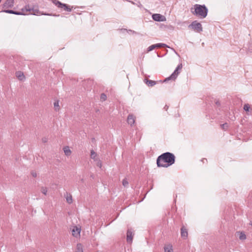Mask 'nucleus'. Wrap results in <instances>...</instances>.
<instances>
[{"instance_id": "0eeeda50", "label": "nucleus", "mask_w": 252, "mask_h": 252, "mask_svg": "<svg viewBox=\"0 0 252 252\" xmlns=\"http://www.w3.org/2000/svg\"><path fill=\"white\" fill-rule=\"evenodd\" d=\"M1 12H5L6 13H9V14H13L17 15H26V14L24 13L23 11L19 12L17 11H14L13 10H10V9H2L0 11Z\"/></svg>"}, {"instance_id": "4c0bfd02", "label": "nucleus", "mask_w": 252, "mask_h": 252, "mask_svg": "<svg viewBox=\"0 0 252 252\" xmlns=\"http://www.w3.org/2000/svg\"><path fill=\"white\" fill-rule=\"evenodd\" d=\"M171 49H172V50H173L175 52V50L173 48H171Z\"/></svg>"}, {"instance_id": "2f4dec72", "label": "nucleus", "mask_w": 252, "mask_h": 252, "mask_svg": "<svg viewBox=\"0 0 252 252\" xmlns=\"http://www.w3.org/2000/svg\"><path fill=\"white\" fill-rule=\"evenodd\" d=\"M31 174L32 175L33 177H36V173L35 172L32 171L31 172Z\"/></svg>"}, {"instance_id": "7ed1b4c3", "label": "nucleus", "mask_w": 252, "mask_h": 252, "mask_svg": "<svg viewBox=\"0 0 252 252\" xmlns=\"http://www.w3.org/2000/svg\"><path fill=\"white\" fill-rule=\"evenodd\" d=\"M22 11H23L24 13L25 11H29L31 14L34 15H44L53 16H59V15L42 13L39 11L37 7L35 6H31L29 4L25 5V7L22 9Z\"/></svg>"}, {"instance_id": "cd10ccee", "label": "nucleus", "mask_w": 252, "mask_h": 252, "mask_svg": "<svg viewBox=\"0 0 252 252\" xmlns=\"http://www.w3.org/2000/svg\"><path fill=\"white\" fill-rule=\"evenodd\" d=\"M41 191L44 194L46 195L47 192V189L46 188L42 187Z\"/></svg>"}, {"instance_id": "dca6fc26", "label": "nucleus", "mask_w": 252, "mask_h": 252, "mask_svg": "<svg viewBox=\"0 0 252 252\" xmlns=\"http://www.w3.org/2000/svg\"><path fill=\"white\" fill-rule=\"evenodd\" d=\"M146 83L149 87H153L156 84V82L151 80L145 79Z\"/></svg>"}, {"instance_id": "c85d7f7f", "label": "nucleus", "mask_w": 252, "mask_h": 252, "mask_svg": "<svg viewBox=\"0 0 252 252\" xmlns=\"http://www.w3.org/2000/svg\"><path fill=\"white\" fill-rule=\"evenodd\" d=\"M158 45L159 47H168L169 48L168 46H167L166 44L164 43H158Z\"/></svg>"}, {"instance_id": "c9c22d12", "label": "nucleus", "mask_w": 252, "mask_h": 252, "mask_svg": "<svg viewBox=\"0 0 252 252\" xmlns=\"http://www.w3.org/2000/svg\"><path fill=\"white\" fill-rule=\"evenodd\" d=\"M201 160L203 163H205V162H207V159L206 158H202Z\"/></svg>"}, {"instance_id": "2eb2a0df", "label": "nucleus", "mask_w": 252, "mask_h": 252, "mask_svg": "<svg viewBox=\"0 0 252 252\" xmlns=\"http://www.w3.org/2000/svg\"><path fill=\"white\" fill-rule=\"evenodd\" d=\"M164 252H173L172 246L168 245L164 247Z\"/></svg>"}, {"instance_id": "c756f323", "label": "nucleus", "mask_w": 252, "mask_h": 252, "mask_svg": "<svg viewBox=\"0 0 252 252\" xmlns=\"http://www.w3.org/2000/svg\"><path fill=\"white\" fill-rule=\"evenodd\" d=\"M182 66H183L182 64L180 63L178 65V66H177V67L176 68H177L179 70L180 69H181V68H182Z\"/></svg>"}, {"instance_id": "9b49d317", "label": "nucleus", "mask_w": 252, "mask_h": 252, "mask_svg": "<svg viewBox=\"0 0 252 252\" xmlns=\"http://www.w3.org/2000/svg\"><path fill=\"white\" fill-rule=\"evenodd\" d=\"M181 235L182 238H183L184 239H186L188 238V230L184 226H182L181 228Z\"/></svg>"}, {"instance_id": "bb28decb", "label": "nucleus", "mask_w": 252, "mask_h": 252, "mask_svg": "<svg viewBox=\"0 0 252 252\" xmlns=\"http://www.w3.org/2000/svg\"><path fill=\"white\" fill-rule=\"evenodd\" d=\"M122 184H123V185L125 187H126L128 186V182L127 180V179L126 178H125L124 179H123V182H122Z\"/></svg>"}, {"instance_id": "412c9836", "label": "nucleus", "mask_w": 252, "mask_h": 252, "mask_svg": "<svg viewBox=\"0 0 252 252\" xmlns=\"http://www.w3.org/2000/svg\"><path fill=\"white\" fill-rule=\"evenodd\" d=\"M54 105L56 111H58L60 109V106L58 100H57L54 102Z\"/></svg>"}, {"instance_id": "aec40b11", "label": "nucleus", "mask_w": 252, "mask_h": 252, "mask_svg": "<svg viewBox=\"0 0 252 252\" xmlns=\"http://www.w3.org/2000/svg\"><path fill=\"white\" fill-rule=\"evenodd\" d=\"M244 110L246 112H250V110H252V109H251L249 104H245L244 106Z\"/></svg>"}, {"instance_id": "f3484780", "label": "nucleus", "mask_w": 252, "mask_h": 252, "mask_svg": "<svg viewBox=\"0 0 252 252\" xmlns=\"http://www.w3.org/2000/svg\"><path fill=\"white\" fill-rule=\"evenodd\" d=\"M63 151H64V154L66 156H69L70 155L71 153V150L69 149V147L68 146H66V147H65L64 148H63Z\"/></svg>"}, {"instance_id": "7c9ffc66", "label": "nucleus", "mask_w": 252, "mask_h": 252, "mask_svg": "<svg viewBox=\"0 0 252 252\" xmlns=\"http://www.w3.org/2000/svg\"><path fill=\"white\" fill-rule=\"evenodd\" d=\"M48 141V139L46 137H44L42 139V141L43 143H46Z\"/></svg>"}, {"instance_id": "4468645a", "label": "nucleus", "mask_w": 252, "mask_h": 252, "mask_svg": "<svg viewBox=\"0 0 252 252\" xmlns=\"http://www.w3.org/2000/svg\"><path fill=\"white\" fill-rule=\"evenodd\" d=\"M16 76L20 81H23L25 79V76L24 73L21 71H17L16 72Z\"/></svg>"}, {"instance_id": "f704fd0d", "label": "nucleus", "mask_w": 252, "mask_h": 252, "mask_svg": "<svg viewBox=\"0 0 252 252\" xmlns=\"http://www.w3.org/2000/svg\"><path fill=\"white\" fill-rule=\"evenodd\" d=\"M169 108V106L167 104L165 105V106L163 108V109L165 111H167L168 109Z\"/></svg>"}, {"instance_id": "f257e3e1", "label": "nucleus", "mask_w": 252, "mask_h": 252, "mask_svg": "<svg viewBox=\"0 0 252 252\" xmlns=\"http://www.w3.org/2000/svg\"><path fill=\"white\" fill-rule=\"evenodd\" d=\"M175 162V156L170 152L162 154L157 159V164L158 167L167 168L173 164Z\"/></svg>"}, {"instance_id": "423d86ee", "label": "nucleus", "mask_w": 252, "mask_h": 252, "mask_svg": "<svg viewBox=\"0 0 252 252\" xmlns=\"http://www.w3.org/2000/svg\"><path fill=\"white\" fill-rule=\"evenodd\" d=\"M14 0H6L2 5V9H7L8 8H12L14 5Z\"/></svg>"}, {"instance_id": "393cba45", "label": "nucleus", "mask_w": 252, "mask_h": 252, "mask_svg": "<svg viewBox=\"0 0 252 252\" xmlns=\"http://www.w3.org/2000/svg\"><path fill=\"white\" fill-rule=\"evenodd\" d=\"M66 201L69 204H71L72 202V196L70 195L69 196H67L66 198Z\"/></svg>"}, {"instance_id": "6e6552de", "label": "nucleus", "mask_w": 252, "mask_h": 252, "mask_svg": "<svg viewBox=\"0 0 252 252\" xmlns=\"http://www.w3.org/2000/svg\"><path fill=\"white\" fill-rule=\"evenodd\" d=\"M152 18L154 20L157 22H162L165 20V17L160 14H153Z\"/></svg>"}, {"instance_id": "a878e982", "label": "nucleus", "mask_w": 252, "mask_h": 252, "mask_svg": "<svg viewBox=\"0 0 252 252\" xmlns=\"http://www.w3.org/2000/svg\"><path fill=\"white\" fill-rule=\"evenodd\" d=\"M228 124L225 123L222 125H220V127L222 129L225 130L228 128Z\"/></svg>"}, {"instance_id": "a211bd4d", "label": "nucleus", "mask_w": 252, "mask_h": 252, "mask_svg": "<svg viewBox=\"0 0 252 252\" xmlns=\"http://www.w3.org/2000/svg\"><path fill=\"white\" fill-rule=\"evenodd\" d=\"M156 48H159V46L158 45V43L156 44H153V45H152L150 46L147 48V51L148 52L151 51L153 50H154V49H155Z\"/></svg>"}, {"instance_id": "58836bf2", "label": "nucleus", "mask_w": 252, "mask_h": 252, "mask_svg": "<svg viewBox=\"0 0 252 252\" xmlns=\"http://www.w3.org/2000/svg\"><path fill=\"white\" fill-rule=\"evenodd\" d=\"M250 224H251V225H252V221H251V223H250Z\"/></svg>"}, {"instance_id": "473e14b6", "label": "nucleus", "mask_w": 252, "mask_h": 252, "mask_svg": "<svg viewBox=\"0 0 252 252\" xmlns=\"http://www.w3.org/2000/svg\"><path fill=\"white\" fill-rule=\"evenodd\" d=\"M215 103L216 105L218 107H220V103L219 100H216Z\"/></svg>"}, {"instance_id": "1a4fd4ad", "label": "nucleus", "mask_w": 252, "mask_h": 252, "mask_svg": "<svg viewBox=\"0 0 252 252\" xmlns=\"http://www.w3.org/2000/svg\"><path fill=\"white\" fill-rule=\"evenodd\" d=\"M179 73V72L178 71V70L176 68L174 71L171 74V75L169 77L165 78L163 82H166L169 80H175L177 78Z\"/></svg>"}, {"instance_id": "f8f14e48", "label": "nucleus", "mask_w": 252, "mask_h": 252, "mask_svg": "<svg viewBox=\"0 0 252 252\" xmlns=\"http://www.w3.org/2000/svg\"><path fill=\"white\" fill-rule=\"evenodd\" d=\"M80 228H78L77 226H75L74 227L72 230V235L75 237H77L80 235Z\"/></svg>"}, {"instance_id": "4be33fe9", "label": "nucleus", "mask_w": 252, "mask_h": 252, "mask_svg": "<svg viewBox=\"0 0 252 252\" xmlns=\"http://www.w3.org/2000/svg\"><path fill=\"white\" fill-rule=\"evenodd\" d=\"M100 98L101 101H104L106 100L107 96L104 93H102L100 94Z\"/></svg>"}, {"instance_id": "f03ea898", "label": "nucleus", "mask_w": 252, "mask_h": 252, "mask_svg": "<svg viewBox=\"0 0 252 252\" xmlns=\"http://www.w3.org/2000/svg\"><path fill=\"white\" fill-rule=\"evenodd\" d=\"M191 12L193 15L203 19L207 16L208 10L205 5L196 4L194 5V10L191 8Z\"/></svg>"}, {"instance_id": "b1692460", "label": "nucleus", "mask_w": 252, "mask_h": 252, "mask_svg": "<svg viewBox=\"0 0 252 252\" xmlns=\"http://www.w3.org/2000/svg\"><path fill=\"white\" fill-rule=\"evenodd\" d=\"M96 157V153L94 151L91 150V158L94 159Z\"/></svg>"}, {"instance_id": "39448f33", "label": "nucleus", "mask_w": 252, "mask_h": 252, "mask_svg": "<svg viewBox=\"0 0 252 252\" xmlns=\"http://www.w3.org/2000/svg\"><path fill=\"white\" fill-rule=\"evenodd\" d=\"M189 28H191L198 32H200L203 31L202 25L197 21H193L189 26Z\"/></svg>"}, {"instance_id": "72a5a7b5", "label": "nucleus", "mask_w": 252, "mask_h": 252, "mask_svg": "<svg viewBox=\"0 0 252 252\" xmlns=\"http://www.w3.org/2000/svg\"><path fill=\"white\" fill-rule=\"evenodd\" d=\"M97 166L101 168L102 166L101 162L99 160L97 163Z\"/></svg>"}, {"instance_id": "5701e85b", "label": "nucleus", "mask_w": 252, "mask_h": 252, "mask_svg": "<svg viewBox=\"0 0 252 252\" xmlns=\"http://www.w3.org/2000/svg\"><path fill=\"white\" fill-rule=\"evenodd\" d=\"M239 238L240 240H245L246 239V236L243 232H241L240 233V235L239 236Z\"/></svg>"}, {"instance_id": "6ab92c4d", "label": "nucleus", "mask_w": 252, "mask_h": 252, "mask_svg": "<svg viewBox=\"0 0 252 252\" xmlns=\"http://www.w3.org/2000/svg\"><path fill=\"white\" fill-rule=\"evenodd\" d=\"M75 252H83V247L81 244L77 245V250Z\"/></svg>"}, {"instance_id": "20e7f679", "label": "nucleus", "mask_w": 252, "mask_h": 252, "mask_svg": "<svg viewBox=\"0 0 252 252\" xmlns=\"http://www.w3.org/2000/svg\"><path fill=\"white\" fill-rule=\"evenodd\" d=\"M52 2L59 8L65 11L71 12L72 8L67 4L63 3L58 0H52Z\"/></svg>"}, {"instance_id": "9d476101", "label": "nucleus", "mask_w": 252, "mask_h": 252, "mask_svg": "<svg viewBox=\"0 0 252 252\" xmlns=\"http://www.w3.org/2000/svg\"><path fill=\"white\" fill-rule=\"evenodd\" d=\"M133 231L132 229H128L126 232V241L128 243H131L133 239Z\"/></svg>"}, {"instance_id": "e433bc0d", "label": "nucleus", "mask_w": 252, "mask_h": 252, "mask_svg": "<svg viewBox=\"0 0 252 252\" xmlns=\"http://www.w3.org/2000/svg\"><path fill=\"white\" fill-rule=\"evenodd\" d=\"M129 31H130V32H133V33H135V32L134 31H132V30H129Z\"/></svg>"}, {"instance_id": "ddd939ff", "label": "nucleus", "mask_w": 252, "mask_h": 252, "mask_svg": "<svg viewBox=\"0 0 252 252\" xmlns=\"http://www.w3.org/2000/svg\"><path fill=\"white\" fill-rule=\"evenodd\" d=\"M127 123L130 125V126H132L135 123V120H134V117L133 115L129 114L128 115L127 118Z\"/></svg>"}]
</instances>
